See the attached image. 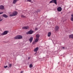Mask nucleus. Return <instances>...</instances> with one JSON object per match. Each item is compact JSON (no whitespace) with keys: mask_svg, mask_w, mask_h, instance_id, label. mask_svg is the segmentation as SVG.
<instances>
[{"mask_svg":"<svg viewBox=\"0 0 73 73\" xmlns=\"http://www.w3.org/2000/svg\"><path fill=\"white\" fill-rule=\"evenodd\" d=\"M71 16L72 17H73V14H71Z\"/></svg>","mask_w":73,"mask_h":73,"instance_id":"nucleus-27","label":"nucleus"},{"mask_svg":"<svg viewBox=\"0 0 73 73\" xmlns=\"http://www.w3.org/2000/svg\"><path fill=\"white\" fill-rule=\"evenodd\" d=\"M8 68H9V67H8Z\"/></svg>","mask_w":73,"mask_h":73,"instance_id":"nucleus-36","label":"nucleus"},{"mask_svg":"<svg viewBox=\"0 0 73 73\" xmlns=\"http://www.w3.org/2000/svg\"><path fill=\"white\" fill-rule=\"evenodd\" d=\"M17 15V11H15L12 14L9 15V16H16Z\"/></svg>","mask_w":73,"mask_h":73,"instance_id":"nucleus-3","label":"nucleus"},{"mask_svg":"<svg viewBox=\"0 0 73 73\" xmlns=\"http://www.w3.org/2000/svg\"><path fill=\"white\" fill-rule=\"evenodd\" d=\"M21 17H23V18H25V16H24V15H22L21 16Z\"/></svg>","mask_w":73,"mask_h":73,"instance_id":"nucleus-24","label":"nucleus"},{"mask_svg":"<svg viewBox=\"0 0 73 73\" xmlns=\"http://www.w3.org/2000/svg\"><path fill=\"white\" fill-rule=\"evenodd\" d=\"M32 67H33L32 64H31L30 65L29 68H32Z\"/></svg>","mask_w":73,"mask_h":73,"instance_id":"nucleus-20","label":"nucleus"},{"mask_svg":"<svg viewBox=\"0 0 73 73\" xmlns=\"http://www.w3.org/2000/svg\"><path fill=\"white\" fill-rule=\"evenodd\" d=\"M62 49H65V47H63L62 48Z\"/></svg>","mask_w":73,"mask_h":73,"instance_id":"nucleus-31","label":"nucleus"},{"mask_svg":"<svg viewBox=\"0 0 73 73\" xmlns=\"http://www.w3.org/2000/svg\"><path fill=\"white\" fill-rule=\"evenodd\" d=\"M53 3V0H52V1H50V3Z\"/></svg>","mask_w":73,"mask_h":73,"instance_id":"nucleus-25","label":"nucleus"},{"mask_svg":"<svg viewBox=\"0 0 73 73\" xmlns=\"http://www.w3.org/2000/svg\"><path fill=\"white\" fill-rule=\"evenodd\" d=\"M33 32H34L33 31H32V30H30L28 32H27L26 33V34L27 35H32V34H33Z\"/></svg>","mask_w":73,"mask_h":73,"instance_id":"nucleus-2","label":"nucleus"},{"mask_svg":"<svg viewBox=\"0 0 73 73\" xmlns=\"http://www.w3.org/2000/svg\"><path fill=\"white\" fill-rule=\"evenodd\" d=\"M17 1V0H14L13 1V4H16V3Z\"/></svg>","mask_w":73,"mask_h":73,"instance_id":"nucleus-16","label":"nucleus"},{"mask_svg":"<svg viewBox=\"0 0 73 73\" xmlns=\"http://www.w3.org/2000/svg\"><path fill=\"white\" fill-rule=\"evenodd\" d=\"M8 32L7 31H4L3 33L1 34L2 35H5L8 34Z\"/></svg>","mask_w":73,"mask_h":73,"instance_id":"nucleus-5","label":"nucleus"},{"mask_svg":"<svg viewBox=\"0 0 73 73\" xmlns=\"http://www.w3.org/2000/svg\"><path fill=\"white\" fill-rule=\"evenodd\" d=\"M11 66H12V64H9V67L10 68H11Z\"/></svg>","mask_w":73,"mask_h":73,"instance_id":"nucleus-23","label":"nucleus"},{"mask_svg":"<svg viewBox=\"0 0 73 73\" xmlns=\"http://www.w3.org/2000/svg\"><path fill=\"white\" fill-rule=\"evenodd\" d=\"M51 34H52V33H51V32H48V37H50V35H51Z\"/></svg>","mask_w":73,"mask_h":73,"instance_id":"nucleus-13","label":"nucleus"},{"mask_svg":"<svg viewBox=\"0 0 73 73\" xmlns=\"http://www.w3.org/2000/svg\"><path fill=\"white\" fill-rule=\"evenodd\" d=\"M39 39L38 38H36V39L35 40V42H38V39Z\"/></svg>","mask_w":73,"mask_h":73,"instance_id":"nucleus-17","label":"nucleus"},{"mask_svg":"<svg viewBox=\"0 0 73 73\" xmlns=\"http://www.w3.org/2000/svg\"><path fill=\"white\" fill-rule=\"evenodd\" d=\"M35 42H33V44H35Z\"/></svg>","mask_w":73,"mask_h":73,"instance_id":"nucleus-28","label":"nucleus"},{"mask_svg":"<svg viewBox=\"0 0 73 73\" xmlns=\"http://www.w3.org/2000/svg\"><path fill=\"white\" fill-rule=\"evenodd\" d=\"M69 38H72V39H73V35L72 34L71 35H70L69 36Z\"/></svg>","mask_w":73,"mask_h":73,"instance_id":"nucleus-12","label":"nucleus"},{"mask_svg":"<svg viewBox=\"0 0 73 73\" xmlns=\"http://www.w3.org/2000/svg\"><path fill=\"white\" fill-rule=\"evenodd\" d=\"M33 37H31L30 38V39H29V41L31 43L32 42V41H33Z\"/></svg>","mask_w":73,"mask_h":73,"instance_id":"nucleus-7","label":"nucleus"},{"mask_svg":"<svg viewBox=\"0 0 73 73\" xmlns=\"http://www.w3.org/2000/svg\"><path fill=\"white\" fill-rule=\"evenodd\" d=\"M3 12H2L1 13L0 12V15H1V14H3Z\"/></svg>","mask_w":73,"mask_h":73,"instance_id":"nucleus-29","label":"nucleus"},{"mask_svg":"<svg viewBox=\"0 0 73 73\" xmlns=\"http://www.w3.org/2000/svg\"><path fill=\"white\" fill-rule=\"evenodd\" d=\"M53 6H54V5H53Z\"/></svg>","mask_w":73,"mask_h":73,"instance_id":"nucleus-34","label":"nucleus"},{"mask_svg":"<svg viewBox=\"0 0 73 73\" xmlns=\"http://www.w3.org/2000/svg\"><path fill=\"white\" fill-rule=\"evenodd\" d=\"M8 67V66H4V68H7Z\"/></svg>","mask_w":73,"mask_h":73,"instance_id":"nucleus-26","label":"nucleus"},{"mask_svg":"<svg viewBox=\"0 0 73 73\" xmlns=\"http://www.w3.org/2000/svg\"><path fill=\"white\" fill-rule=\"evenodd\" d=\"M23 38V36L21 35H18L14 37V39L15 40H19Z\"/></svg>","mask_w":73,"mask_h":73,"instance_id":"nucleus-1","label":"nucleus"},{"mask_svg":"<svg viewBox=\"0 0 73 73\" xmlns=\"http://www.w3.org/2000/svg\"><path fill=\"white\" fill-rule=\"evenodd\" d=\"M24 72V71H21V73H23Z\"/></svg>","mask_w":73,"mask_h":73,"instance_id":"nucleus-30","label":"nucleus"},{"mask_svg":"<svg viewBox=\"0 0 73 73\" xmlns=\"http://www.w3.org/2000/svg\"><path fill=\"white\" fill-rule=\"evenodd\" d=\"M40 12V10L39 9H37L36 11V13H38V12Z\"/></svg>","mask_w":73,"mask_h":73,"instance_id":"nucleus-19","label":"nucleus"},{"mask_svg":"<svg viewBox=\"0 0 73 73\" xmlns=\"http://www.w3.org/2000/svg\"><path fill=\"white\" fill-rule=\"evenodd\" d=\"M40 35L39 34H37L36 35V37L37 38L39 39V38L40 37Z\"/></svg>","mask_w":73,"mask_h":73,"instance_id":"nucleus-14","label":"nucleus"},{"mask_svg":"<svg viewBox=\"0 0 73 73\" xmlns=\"http://www.w3.org/2000/svg\"><path fill=\"white\" fill-rule=\"evenodd\" d=\"M71 21H73V17H71L70 19Z\"/></svg>","mask_w":73,"mask_h":73,"instance_id":"nucleus-21","label":"nucleus"},{"mask_svg":"<svg viewBox=\"0 0 73 73\" xmlns=\"http://www.w3.org/2000/svg\"><path fill=\"white\" fill-rule=\"evenodd\" d=\"M55 30L56 32L58 31L59 30V26H56L55 28Z\"/></svg>","mask_w":73,"mask_h":73,"instance_id":"nucleus-4","label":"nucleus"},{"mask_svg":"<svg viewBox=\"0 0 73 73\" xmlns=\"http://www.w3.org/2000/svg\"><path fill=\"white\" fill-rule=\"evenodd\" d=\"M28 59H29H29H30V57H28Z\"/></svg>","mask_w":73,"mask_h":73,"instance_id":"nucleus-32","label":"nucleus"},{"mask_svg":"<svg viewBox=\"0 0 73 73\" xmlns=\"http://www.w3.org/2000/svg\"><path fill=\"white\" fill-rule=\"evenodd\" d=\"M3 21V20L2 19H1L0 20V21Z\"/></svg>","mask_w":73,"mask_h":73,"instance_id":"nucleus-33","label":"nucleus"},{"mask_svg":"<svg viewBox=\"0 0 73 73\" xmlns=\"http://www.w3.org/2000/svg\"><path fill=\"white\" fill-rule=\"evenodd\" d=\"M29 29L28 27H22V29Z\"/></svg>","mask_w":73,"mask_h":73,"instance_id":"nucleus-10","label":"nucleus"},{"mask_svg":"<svg viewBox=\"0 0 73 73\" xmlns=\"http://www.w3.org/2000/svg\"><path fill=\"white\" fill-rule=\"evenodd\" d=\"M2 16L3 17H5V18H8V15H7L5 14H3L2 15Z\"/></svg>","mask_w":73,"mask_h":73,"instance_id":"nucleus-11","label":"nucleus"},{"mask_svg":"<svg viewBox=\"0 0 73 73\" xmlns=\"http://www.w3.org/2000/svg\"><path fill=\"white\" fill-rule=\"evenodd\" d=\"M28 1H29V2H31V3H33V1H34V0H27Z\"/></svg>","mask_w":73,"mask_h":73,"instance_id":"nucleus-18","label":"nucleus"},{"mask_svg":"<svg viewBox=\"0 0 73 73\" xmlns=\"http://www.w3.org/2000/svg\"><path fill=\"white\" fill-rule=\"evenodd\" d=\"M36 53H37V52H36L35 53V54H36Z\"/></svg>","mask_w":73,"mask_h":73,"instance_id":"nucleus-35","label":"nucleus"},{"mask_svg":"<svg viewBox=\"0 0 73 73\" xmlns=\"http://www.w3.org/2000/svg\"><path fill=\"white\" fill-rule=\"evenodd\" d=\"M4 9V7L3 5H1L0 6V9L1 10H3Z\"/></svg>","mask_w":73,"mask_h":73,"instance_id":"nucleus-8","label":"nucleus"},{"mask_svg":"<svg viewBox=\"0 0 73 73\" xmlns=\"http://www.w3.org/2000/svg\"><path fill=\"white\" fill-rule=\"evenodd\" d=\"M35 31H37L38 30V28L36 27L35 28Z\"/></svg>","mask_w":73,"mask_h":73,"instance_id":"nucleus-22","label":"nucleus"},{"mask_svg":"<svg viewBox=\"0 0 73 73\" xmlns=\"http://www.w3.org/2000/svg\"><path fill=\"white\" fill-rule=\"evenodd\" d=\"M53 3H55L56 5H57V0H52Z\"/></svg>","mask_w":73,"mask_h":73,"instance_id":"nucleus-15","label":"nucleus"},{"mask_svg":"<svg viewBox=\"0 0 73 73\" xmlns=\"http://www.w3.org/2000/svg\"><path fill=\"white\" fill-rule=\"evenodd\" d=\"M38 47H37L35 48L34 49V52H37L38 51Z\"/></svg>","mask_w":73,"mask_h":73,"instance_id":"nucleus-9","label":"nucleus"},{"mask_svg":"<svg viewBox=\"0 0 73 73\" xmlns=\"http://www.w3.org/2000/svg\"><path fill=\"white\" fill-rule=\"evenodd\" d=\"M57 10L58 12H61L62 11V8L60 7H59L57 8Z\"/></svg>","mask_w":73,"mask_h":73,"instance_id":"nucleus-6","label":"nucleus"}]
</instances>
